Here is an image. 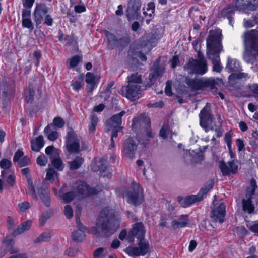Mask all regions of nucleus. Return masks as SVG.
<instances>
[{"label":"nucleus","instance_id":"26","mask_svg":"<svg viewBox=\"0 0 258 258\" xmlns=\"http://www.w3.org/2000/svg\"><path fill=\"white\" fill-rule=\"evenodd\" d=\"M38 192L43 203L47 207L50 205V197L48 189L46 187H41L38 188Z\"/></svg>","mask_w":258,"mask_h":258},{"label":"nucleus","instance_id":"21","mask_svg":"<svg viewBox=\"0 0 258 258\" xmlns=\"http://www.w3.org/2000/svg\"><path fill=\"white\" fill-rule=\"evenodd\" d=\"M141 3L140 0H130L128 4L126 16L128 19H134L138 16Z\"/></svg>","mask_w":258,"mask_h":258},{"label":"nucleus","instance_id":"19","mask_svg":"<svg viewBox=\"0 0 258 258\" xmlns=\"http://www.w3.org/2000/svg\"><path fill=\"white\" fill-rule=\"evenodd\" d=\"M238 161L233 160L229 161L227 164L222 161L220 164V168L224 176H228L231 174H235L238 171Z\"/></svg>","mask_w":258,"mask_h":258},{"label":"nucleus","instance_id":"11","mask_svg":"<svg viewBox=\"0 0 258 258\" xmlns=\"http://www.w3.org/2000/svg\"><path fill=\"white\" fill-rule=\"evenodd\" d=\"M76 197L79 199H83L89 195L96 194V192L94 188L89 187L85 182L79 181L76 182V187L74 189Z\"/></svg>","mask_w":258,"mask_h":258},{"label":"nucleus","instance_id":"52","mask_svg":"<svg viewBox=\"0 0 258 258\" xmlns=\"http://www.w3.org/2000/svg\"><path fill=\"white\" fill-rule=\"evenodd\" d=\"M52 213L49 211H45L42 213L39 222L41 225H44L46 221L51 216Z\"/></svg>","mask_w":258,"mask_h":258},{"label":"nucleus","instance_id":"61","mask_svg":"<svg viewBox=\"0 0 258 258\" xmlns=\"http://www.w3.org/2000/svg\"><path fill=\"white\" fill-rule=\"evenodd\" d=\"M172 87V81H167L166 83V87L165 88V92L166 94L168 96H171L172 95V92L171 89Z\"/></svg>","mask_w":258,"mask_h":258},{"label":"nucleus","instance_id":"59","mask_svg":"<svg viewBox=\"0 0 258 258\" xmlns=\"http://www.w3.org/2000/svg\"><path fill=\"white\" fill-rule=\"evenodd\" d=\"M81 208L79 206H77L75 212V218L77 227L81 228V223L80 220V215L81 214Z\"/></svg>","mask_w":258,"mask_h":258},{"label":"nucleus","instance_id":"9","mask_svg":"<svg viewBox=\"0 0 258 258\" xmlns=\"http://www.w3.org/2000/svg\"><path fill=\"white\" fill-rule=\"evenodd\" d=\"M141 86L140 85H131L123 86L119 93L131 100H135L139 98L141 93Z\"/></svg>","mask_w":258,"mask_h":258},{"label":"nucleus","instance_id":"3","mask_svg":"<svg viewBox=\"0 0 258 258\" xmlns=\"http://www.w3.org/2000/svg\"><path fill=\"white\" fill-rule=\"evenodd\" d=\"M258 188L256 181L252 178L247 188L245 196L242 200V210L245 213L251 214L255 210V203L258 202V195L255 194Z\"/></svg>","mask_w":258,"mask_h":258},{"label":"nucleus","instance_id":"6","mask_svg":"<svg viewBox=\"0 0 258 258\" xmlns=\"http://www.w3.org/2000/svg\"><path fill=\"white\" fill-rule=\"evenodd\" d=\"M125 194L127 197V202L135 206L141 204L143 201V189L140 184L135 182L132 183L131 190L127 191Z\"/></svg>","mask_w":258,"mask_h":258},{"label":"nucleus","instance_id":"27","mask_svg":"<svg viewBox=\"0 0 258 258\" xmlns=\"http://www.w3.org/2000/svg\"><path fill=\"white\" fill-rule=\"evenodd\" d=\"M234 14V8L233 6H228L223 9L221 12L220 15L221 17L224 18H226L229 20V23L230 25L233 26L234 21L232 18V16Z\"/></svg>","mask_w":258,"mask_h":258},{"label":"nucleus","instance_id":"42","mask_svg":"<svg viewBox=\"0 0 258 258\" xmlns=\"http://www.w3.org/2000/svg\"><path fill=\"white\" fill-rule=\"evenodd\" d=\"M57 173L52 168H48L47 170L46 180H49L51 182H54L57 179Z\"/></svg>","mask_w":258,"mask_h":258},{"label":"nucleus","instance_id":"25","mask_svg":"<svg viewBox=\"0 0 258 258\" xmlns=\"http://www.w3.org/2000/svg\"><path fill=\"white\" fill-rule=\"evenodd\" d=\"M189 224V217L188 215L183 214L179 216L178 220H172L171 222L172 227L176 229L178 228H183Z\"/></svg>","mask_w":258,"mask_h":258},{"label":"nucleus","instance_id":"45","mask_svg":"<svg viewBox=\"0 0 258 258\" xmlns=\"http://www.w3.org/2000/svg\"><path fill=\"white\" fill-rule=\"evenodd\" d=\"M51 238L50 232H43L41 233L39 236L36 239L35 242L39 243L42 242H46L49 240Z\"/></svg>","mask_w":258,"mask_h":258},{"label":"nucleus","instance_id":"2","mask_svg":"<svg viewBox=\"0 0 258 258\" xmlns=\"http://www.w3.org/2000/svg\"><path fill=\"white\" fill-rule=\"evenodd\" d=\"M222 34L219 31L211 32L206 39L207 58L211 60L213 64V70L220 72L222 66L220 62V53L223 50L221 44Z\"/></svg>","mask_w":258,"mask_h":258},{"label":"nucleus","instance_id":"51","mask_svg":"<svg viewBox=\"0 0 258 258\" xmlns=\"http://www.w3.org/2000/svg\"><path fill=\"white\" fill-rule=\"evenodd\" d=\"M28 193L29 195H30L34 200H37V196L35 191L34 187L33 185V183L32 181L28 180Z\"/></svg>","mask_w":258,"mask_h":258},{"label":"nucleus","instance_id":"62","mask_svg":"<svg viewBox=\"0 0 258 258\" xmlns=\"http://www.w3.org/2000/svg\"><path fill=\"white\" fill-rule=\"evenodd\" d=\"M155 3L154 2H150L148 4L146 10L147 11L149 12V17H151L152 16V15L154 14L155 11Z\"/></svg>","mask_w":258,"mask_h":258},{"label":"nucleus","instance_id":"23","mask_svg":"<svg viewBox=\"0 0 258 258\" xmlns=\"http://www.w3.org/2000/svg\"><path fill=\"white\" fill-rule=\"evenodd\" d=\"M125 114V111H122L120 113L113 115L106 121V126L108 130H110L112 127H121L120 126L122 120L121 117Z\"/></svg>","mask_w":258,"mask_h":258},{"label":"nucleus","instance_id":"55","mask_svg":"<svg viewBox=\"0 0 258 258\" xmlns=\"http://www.w3.org/2000/svg\"><path fill=\"white\" fill-rule=\"evenodd\" d=\"M53 123L55 126L61 128L64 126L65 122L61 117H56L53 119Z\"/></svg>","mask_w":258,"mask_h":258},{"label":"nucleus","instance_id":"17","mask_svg":"<svg viewBox=\"0 0 258 258\" xmlns=\"http://www.w3.org/2000/svg\"><path fill=\"white\" fill-rule=\"evenodd\" d=\"M226 206L223 203L214 205L211 213V218L213 221L222 223L224 221Z\"/></svg>","mask_w":258,"mask_h":258},{"label":"nucleus","instance_id":"60","mask_svg":"<svg viewBox=\"0 0 258 258\" xmlns=\"http://www.w3.org/2000/svg\"><path fill=\"white\" fill-rule=\"evenodd\" d=\"M64 213L68 219H70L73 217V210L70 205H67L64 207Z\"/></svg>","mask_w":258,"mask_h":258},{"label":"nucleus","instance_id":"41","mask_svg":"<svg viewBox=\"0 0 258 258\" xmlns=\"http://www.w3.org/2000/svg\"><path fill=\"white\" fill-rule=\"evenodd\" d=\"M141 76L138 73L132 74L130 76L128 77V83L131 85H139L141 82Z\"/></svg>","mask_w":258,"mask_h":258},{"label":"nucleus","instance_id":"36","mask_svg":"<svg viewBox=\"0 0 258 258\" xmlns=\"http://www.w3.org/2000/svg\"><path fill=\"white\" fill-rule=\"evenodd\" d=\"M14 93V90L12 88L10 90H8L7 88H6L5 85L4 83L0 85V100L5 101L8 95L13 96Z\"/></svg>","mask_w":258,"mask_h":258},{"label":"nucleus","instance_id":"30","mask_svg":"<svg viewBox=\"0 0 258 258\" xmlns=\"http://www.w3.org/2000/svg\"><path fill=\"white\" fill-rule=\"evenodd\" d=\"M226 69L230 72H235L240 69V66L239 62L236 59L228 56Z\"/></svg>","mask_w":258,"mask_h":258},{"label":"nucleus","instance_id":"58","mask_svg":"<svg viewBox=\"0 0 258 258\" xmlns=\"http://www.w3.org/2000/svg\"><path fill=\"white\" fill-rule=\"evenodd\" d=\"M36 161L39 165L44 166L46 165L48 161L47 157L44 154H42L37 157Z\"/></svg>","mask_w":258,"mask_h":258},{"label":"nucleus","instance_id":"53","mask_svg":"<svg viewBox=\"0 0 258 258\" xmlns=\"http://www.w3.org/2000/svg\"><path fill=\"white\" fill-rule=\"evenodd\" d=\"M12 165V162L8 159H2L0 161V167L7 170L10 168Z\"/></svg>","mask_w":258,"mask_h":258},{"label":"nucleus","instance_id":"18","mask_svg":"<svg viewBox=\"0 0 258 258\" xmlns=\"http://www.w3.org/2000/svg\"><path fill=\"white\" fill-rule=\"evenodd\" d=\"M48 12V8L44 4L36 5L33 13V20L36 26H38L44 20Z\"/></svg>","mask_w":258,"mask_h":258},{"label":"nucleus","instance_id":"33","mask_svg":"<svg viewBox=\"0 0 258 258\" xmlns=\"http://www.w3.org/2000/svg\"><path fill=\"white\" fill-rule=\"evenodd\" d=\"M143 42H145L141 44L142 46L147 48V50L150 51L151 48L155 45L156 39L153 35H149L146 37L142 38Z\"/></svg>","mask_w":258,"mask_h":258},{"label":"nucleus","instance_id":"15","mask_svg":"<svg viewBox=\"0 0 258 258\" xmlns=\"http://www.w3.org/2000/svg\"><path fill=\"white\" fill-rule=\"evenodd\" d=\"M145 235V230L142 223H135L131 230L127 236V240L129 242H133L134 237H136L139 240H144Z\"/></svg>","mask_w":258,"mask_h":258},{"label":"nucleus","instance_id":"57","mask_svg":"<svg viewBox=\"0 0 258 258\" xmlns=\"http://www.w3.org/2000/svg\"><path fill=\"white\" fill-rule=\"evenodd\" d=\"M22 26L32 31L34 29L32 22L30 18L22 20Z\"/></svg>","mask_w":258,"mask_h":258},{"label":"nucleus","instance_id":"13","mask_svg":"<svg viewBox=\"0 0 258 258\" xmlns=\"http://www.w3.org/2000/svg\"><path fill=\"white\" fill-rule=\"evenodd\" d=\"M91 169L94 172L100 171V175L103 177L109 178L111 176L110 170L106 165L105 160L101 159L94 160L91 165Z\"/></svg>","mask_w":258,"mask_h":258},{"label":"nucleus","instance_id":"8","mask_svg":"<svg viewBox=\"0 0 258 258\" xmlns=\"http://www.w3.org/2000/svg\"><path fill=\"white\" fill-rule=\"evenodd\" d=\"M245 49H258V31L252 29L245 32L242 36Z\"/></svg>","mask_w":258,"mask_h":258},{"label":"nucleus","instance_id":"32","mask_svg":"<svg viewBox=\"0 0 258 258\" xmlns=\"http://www.w3.org/2000/svg\"><path fill=\"white\" fill-rule=\"evenodd\" d=\"M32 224V221L28 220L22 223L20 225H19L18 228L13 232V235L14 236H16L24 231L28 230L30 229Z\"/></svg>","mask_w":258,"mask_h":258},{"label":"nucleus","instance_id":"47","mask_svg":"<svg viewBox=\"0 0 258 258\" xmlns=\"http://www.w3.org/2000/svg\"><path fill=\"white\" fill-rule=\"evenodd\" d=\"M31 207V204L27 202L24 201L18 204V212H25L27 210L29 209Z\"/></svg>","mask_w":258,"mask_h":258},{"label":"nucleus","instance_id":"46","mask_svg":"<svg viewBox=\"0 0 258 258\" xmlns=\"http://www.w3.org/2000/svg\"><path fill=\"white\" fill-rule=\"evenodd\" d=\"M61 195L62 199L64 203H69L76 197L75 191H69L66 193H63Z\"/></svg>","mask_w":258,"mask_h":258},{"label":"nucleus","instance_id":"24","mask_svg":"<svg viewBox=\"0 0 258 258\" xmlns=\"http://www.w3.org/2000/svg\"><path fill=\"white\" fill-rule=\"evenodd\" d=\"M243 58L247 63L253 64L258 59V49H245Z\"/></svg>","mask_w":258,"mask_h":258},{"label":"nucleus","instance_id":"29","mask_svg":"<svg viewBox=\"0 0 258 258\" xmlns=\"http://www.w3.org/2000/svg\"><path fill=\"white\" fill-rule=\"evenodd\" d=\"M151 72L149 74V78L151 82H152L153 79L156 77L161 76L164 72V68L159 66V62L156 61L154 63Z\"/></svg>","mask_w":258,"mask_h":258},{"label":"nucleus","instance_id":"34","mask_svg":"<svg viewBox=\"0 0 258 258\" xmlns=\"http://www.w3.org/2000/svg\"><path fill=\"white\" fill-rule=\"evenodd\" d=\"M4 244L6 247L5 250L9 251L10 254L16 253L18 252L17 249L12 248L13 245L14 244V241L11 237L7 236L4 241Z\"/></svg>","mask_w":258,"mask_h":258},{"label":"nucleus","instance_id":"39","mask_svg":"<svg viewBox=\"0 0 258 258\" xmlns=\"http://www.w3.org/2000/svg\"><path fill=\"white\" fill-rule=\"evenodd\" d=\"M86 82L88 84L87 87L89 88L88 92H91L95 85V77L93 74L88 72L86 75Z\"/></svg>","mask_w":258,"mask_h":258},{"label":"nucleus","instance_id":"7","mask_svg":"<svg viewBox=\"0 0 258 258\" xmlns=\"http://www.w3.org/2000/svg\"><path fill=\"white\" fill-rule=\"evenodd\" d=\"M184 69L189 73L203 75L208 72V63L198 61L196 59L190 58L184 66Z\"/></svg>","mask_w":258,"mask_h":258},{"label":"nucleus","instance_id":"44","mask_svg":"<svg viewBox=\"0 0 258 258\" xmlns=\"http://www.w3.org/2000/svg\"><path fill=\"white\" fill-rule=\"evenodd\" d=\"M171 133V130L168 124H164L159 131V136L164 139L167 138L168 134Z\"/></svg>","mask_w":258,"mask_h":258},{"label":"nucleus","instance_id":"48","mask_svg":"<svg viewBox=\"0 0 258 258\" xmlns=\"http://www.w3.org/2000/svg\"><path fill=\"white\" fill-rule=\"evenodd\" d=\"M117 47H124L126 46L130 42V37L128 35L122 37L120 39H118Z\"/></svg>","mask_w":258,"mask_h":258},{"label":"nucleus","instance_id":"28","mask_svg":"<svg viewBox=\"0 0 258 258\" xmlns=\"http://www.w3.org/2000/svg\"><path fill=\"white\" fill-rule=\"evenodd\" d=\"M44 146V140L42 135H39L31 141V149L33 151L38 152Z\"/></svg>","mask_w":258,"mask_h":258},{"label":"nucleus","instance_id":"10","mask_svg":"<svg viewBox=\"0 0 258 258\" xmlns=\"http://www.w3.org/2000/svg\"><path fill=\"white\" fill-rule=\"evenodd\" d=\"M149 245L148 242L144 240H139L137 247H128L125 251L130 256L145 255L149 251Z\"/></svg>","mask_w":258,"mask_h":258},{"label":"nucleus","instance_id":"54","mask_svg":"<svg viewBox=\"0 0 258 258\" xmlns=\"http://www.w3.org/2000/svg\"><path fill=\"white\" fill-rule=\"evenodd\" d=\"M251 0H236L235 3L234 7L237 9H241L246 6ZM254 2L257 0H253Z\"/></svg>","mask_w":258,"mask_h":258},{"label":"nucleus","instance_id":"37","mask_svg":"<svg viewBox=\"0 0 258 258\" xmlns=\"http://www.w3.org/2000/svg\"><path fill=\"white\" fill-rule=\"evenodd\" d=\"M105 36L107 39L108 47L110 46H117L118 45V39L114 34L111 33L108 31H106Z\"/></svg>","mask_w":258,"mask_h":258},{"label":"nucleus","instance_id":"35","mask_svg":"<svg viewBox=\"0 0 258 258\" xmlns=\"http://www.w3.org/2000/svg\"><path fill=\"white\" fill-rule=\"evenodd\" d=\"M52 127H53L52 124L47 125L44 130V133L47 136L48 140L54 141L58 138V134L56 131H52L51 128Z\"/></svg>","mask_w":258,"mask_h":258},{"label":"nucleus","instance_id":"63","mask_svg":"<svg viewBox=\"0 0 258 258\" xmlns=\"http://www.w3.org/2000/svg\"><path fill=\"white\" fill-rule=\"evenodd\" d=\"M231 138L232 136L230 132H227L225 135V142L227 144L228 148H230L232 147V142H231Z\"/></svg>","mask_w":258,"mask_h":258},{"label":"nucleus","instance_id":"38","mask_svg":"<svg viewBox=\"0 0 258 258\" xmlns=\"http://www.w3.org/2000/svg\"><path fill=\"white\" fill-rule=\"evenodd\" d=\"M84 159L80 156H77L72 161L68 162V164L70 167L72 169H78L83 164Z\"/></svg>","mask_w":258,"mask_h":258},{"label":"nucleus","instance_id":"1","mask_svg":"<svg viewBox=\"0 0 258 258\" xmlns=\"http://www.w3.org/2000/svg\"><path fill=\"white\" fill-rule=\"evenodd\" d=\"M119 225V218L114 210L109 207L104 208L97 220L95 234L102 237L111 235Z\"/></svg>","mask_w":258,"mask_h":258},{"label":"nucleus","instance_id":"4","mask_svg":"<svg viewBox=\"0 0 258 258\" xmlns=\"http://www.w3.org/2000/svg\"><path fill=\"white\" fill-rule=\"evenodd\" d=\"M221 80L218 78L203 77L200 79H190L186 78V83L188 86L194 91L204 89L213 90Z\"/></svg>","mask_w":258,"mask_h":258},{"label":"nucleus","instance_id":"14","mask_svg":"<svg viewBox=\"0 0 258 258\" xmlns=\"http://www.w3.org/2000/svg\"><path fill=\"white\" fill-rule=\"evenodd\" d=\"M200 124L201 126L204 129L205 132L207 133L212 128H209V125L211 123L213 120V115H212L209 108L206 106L204 107L199 114Z\"/></svg>","mask_w":258,"mask_h":258},{"label":"nucleus","instance_id":"43","mask_svg":"<svg viewBox=\"0 0 258 258\" xmlns=\"http://www.w3.org/2000/svg\"><path fill=\"white\" fill-rule=\"evenodd\" d=\"M45 152L46 154L49 156L50 159L54 157L58 156L59 154L58 150L55 149L53 146L47 147Z\"/></svg>","mask_w":258,"mask_h":258},{"label":"nucleus","instance_id":"5","mask_svg":"<svg viewBox=\"0 0 258 258\" xmlns=\"http://www.w3.org/2000/svg\"><path fill=\"white\" fill-rule=\"evenodd\" d=\"M83 140L72 128L67 132L65 137V147L70 154H79L82 150Z\"/></svg>","mask_w":258,"mask_h":258},{"label":"nucleus","instance_id":"20","mask_svg":"<svg viewBox=\"0 0 258 258\" xmlns=\"http://www.w3.org/2000/svg\"><path fill=\"white\" fill-rule=\"evenodd\" d=\"M213 187V182L211 181L204 187L202 188L197 195H191L186 197V200H187L189 205L190 206L197 202L201 201L203 199L204 196L206 195Z\"/></svg>","mask_w":258,"mask_h":258},{"label":"nucleus","instance_id":"31","mask_svg":"<svg viewBox=\"0 0 258 258\" xmlns=\"http://www.w3.org/2000/svg\"><path fill=\"white\" fill-rule=\"evenodd\" d=\"M78 230L72 233V239L74 241L81 242L85 238L84 231L86 229L85 227L81 224V228L77 227Z\"/></svg>","mask_w":258,"mask_h":258},{"label":"nucleus","instance_id":"12","mask_svg":"<svg viewBox=\"0 0 258 258\" xmlns=\"http://www.w3.org/2000/svg\"><path fill=\"white\" fill-rule=\"evenodd\" d=\"M143 116L141 115L133 120L132 126L135 128L144 127L145 137L154 139L155 134L152 131L151 124L149 120H144Z\"/></svg>","mask_w":258,"mask_h":258},{"label":"nucleus","instance_id":"49","mask_svg":"<svg viewBox=\"0 0 258 258\" xmlns=\"http://www.w3.org/2000/svg\"><path fill=\"white\" fill-rule=\"evenodd\" d=\"M81 58L79 56L75 55L72 58L68 59L67 62L69 63L70 68H73L78 64Z\"/></svg>","mask_w":258,"mask_h":258},{"label":"nucleus","instance_id":"64","mask_svg":"<svg viewBox=\"0 0 258 258\" xmlns=\"http://www.w3.org/2000/svg\"><path fill=\"white\" fill-rule=\"evenodd\" d=\"M18 165L20 167H24L28 165L30 163V159L29 158L25 156L21 159L18 162Z\"/></svg>","mask_w":258,"mask_h":258},{"label":"nucleus","instance_id":"22","mask_svg":"<svg viewBox=\"0 0 258 258\" xmlns=\"http://www.w3.org/2000/svg\"><path fill=\"white\" fill-rule=\"evenodd\" d=\"M202 154L199 151L189 150L184 155V160L188 164H194L203 160Z\"/></svg>","mask_w":258,"mask_h":258},{"label":"nucleus","instance_id":"56","mask_svg":"<svg viewBox=\"0 0 258 258\" xmlns=\"http://www.w3.org/2000/svg\"><path fill=\"white\" fill-rule=\"evenodd\" d=\"M71 85L74 90L78 91L83 87L84 82L83 80H73Z\"/></svg>","mask_w":258,"mask_h":258},{"label":"nucleus","instance_id":"16","mask_svg":"<svg viewBox=\"0 0 258 258\" xmlns=\"http://www.w3.org/2000/svg\"><path fill=\"white\" fill-rule=\"evenodd\" d=\"M137 149V145L131 138L125 140L123 144V156L129 159H133Z\"/></svg>","mask_w":258,"mask_h":258},{"label":"nucleus","instance_id":"50","mask_svg":"<svg viewBox=\"0 0 258 258\" xmlns=\"http://www.w3.org/2000/svg\"><path fill=\"white\" fill-rule=\"evenodd\" d=\"M34 90L33 88H28L25 93V100L27 103H31L33 100Z\"/></svg>","mask_w":258,"mask_h":258},{"label":"nucleus","instance_id":"40","mask_svg":"<svg viewBox=\"0 0 258 258\" xmlns=\"http://www.w3.org/2000/svg\"><path fill=\"white\" fill-rule=\"evenodd\" d=\"M51 162L52 165L58 170L62 171L64 168V165L63 164L62 160L58 156L54 157L51 158Z\"/></svg>","mask_w":258,"mask_h":258}]
</instances>
